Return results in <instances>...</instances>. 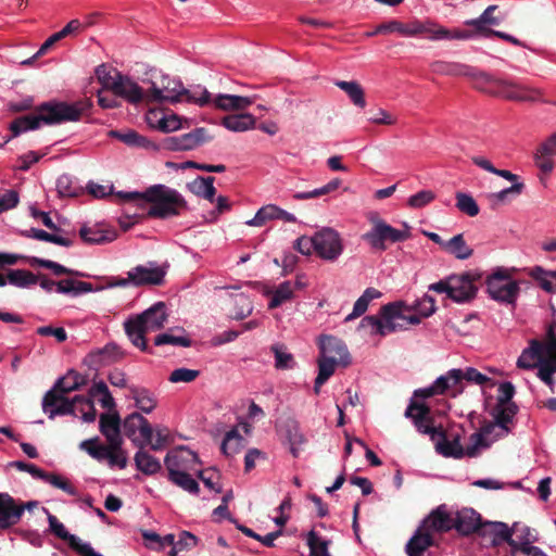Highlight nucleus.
<instances>
[{"label":"nucleus","instance_id":"nucleus-14","mask_svg":"<svg viewBox=\"0 0 556 556\" xmlns=\"http://www.w3.org/2000/svg\"><path fill=\"white\" fill-rule=\"evenodd\" d=\"M316 254L325 260L333 262L343 252V244L338 231L325 227L315 233Z\"/></svg>","mask_w":556,"mask_h":556},{"label":"nucleus","instance_id":"nucleus-25","mask_svg":"<svg viewBox=\"0 0 556 556\" xmlns=\"http://www.w3.org/2000/svg\"><path fill=\"white\" fill-rule=\"evenodd\" d=\"M132 443L138 447L134 457L136 468L147 476L157 473L162 468L161 462L146 450L144 443L139 439H132Z\"/></svg>","mask_w":556,"mask_h":556},{"label":"nucleus","instance_id":"nucleus-55","mask_svg":"<svg viewBox=\"0 0 556 556\" xmlns=\"http://www.w3.org/2000/svg\"><path fill=\"white\" fill-rule=\"evenodd\" d=\"M242 443L243 438L240 435L237 429H232L226 433L222 442L220 450L225 455L230 456L240 451V448L243 446Z\"/></svg>","mask_w":556,"mask_h":556},{"label":"nucleus","instance_id":"nucleus-23","mask_svg":"<svg viewBox=\"0 0 556 556\" xmlns=\"http://www.w3.org/2000/svg\"><path fill=\"white\" fill-rule=\"evenodd\" d=\"M127 275L131 285L136 287L146 285L160 286L163 283L165 271L160 267L138 265L131 268Z\"/></svg>","mask_w":556,"mask_h":556},{"label":"nucleus","instance_id":"nucleus-19","mask_svg":"<svg viewBox=\"0 0 556 556\" xmlns=\"http://www.w3.org/2000/svg\"><path fill=\"white\" fill-rule=\"evenodd\" d=\"M463 432V429H459V431L446 433L441 428V434H438L434 441L437 452L444 457L462 458L466 455L465 448L460 443Z\"/></svg>","mask_w":556,"mask_h":556},{"label":"nucleus","instance_id":"nucleus-15","mask_svg":"<svg viewBox=\"0 0 556 556\" xmlns=\"http://www.w3.org/2000/svg\"><path fill=\"white\" fill-rule=\"evenodd\" d=\"M43 511L48 516L50 531L56 538L67 542L68 546L77 554H79L80 556H103L96 552L90 544L83 543L78 536L71 534L65 529L64 525L61 521H59V519L54 515L50 514V511L47 508H43Z\"/></svg>","mask_w":556,"mask_h":556},{"label":"nucleus","instance_id":"nucleus-13","mask_svg":"<svg viewBox=\"0 0 556 556\" xmlns=\"http://www.w3.org/2000/svg\"><path fill=\"white\" fill-rule=\"evenodd\" d=\"M78 401H85L84 395L68 399L66 394L50 389L42 399V410L50 419L55 416L75 415Z\"/></svg>","mask_w":556,"mask_h":556},{"label":"nucleus","instance_id":"nucleus-44","mask_svg":"<svg viewBox=\"0 0 556 556\" xmlns=\"http://www.w3.org/2000/svg\"><path fill=\"white\" fill-rule=\"evenodd\" d=\"M424 523L435 531H448L453 528V518L440 506L429 515Z\"/></svg>","mask_w":556,"mask_h":556},{"label":"nucleus","instance_id":"nucleus-3","mask_svg":"<svg viewBox=\"0 0 556 556\" xmlns=\"http://www.w3.org/2000/svg\"><path fill=\"white\" fill-rule=\"evenodd\" d=\"M179 103L189 102L204 106L212 102L211 93L198 86L195 89H187L182 81L168 75L161 77L160 85L152 83L148 89L147 104L151 103Z\"/></svg>","mask_w":556,"mask_h":556},{"label":"nucleus","instance_id":"nucleus-40","mask_svg":"<svg viewBox=\"0 0 556 556\" xmlns=\"http://www.w3.org/2000/svg\"><path fill=\"white\" fill-rule=\"evenodd\" d=\"M334 85L346 93L355 106L359 109L366 106L365 91L359 83L355 80H337Z\"/></svg>","mask_w":556,"mask_h":556},{"label":"nucleus","instance_id":"nucleus-51","mask_svg":"<svg viewBox=\"0 0 556 556\" xmlns=\"http://www.w3.org/2000/svg\"><path fill=\"white\" fill-rule=\"evenodd\" d=\"M270 349L275 356V367L277 369L286 370L294 367V357L291 353L288 352L286 345L274 344Z\"/></svg>","mask_w":556,"mask_h":556},{"label":"nucleus","instance_id":"nucleus-53","mask_svg":"<svg viewBox=\"0 0 556 556\" xmlns=\"http://www.w3.org/2000/svg\"><path fill=\"white\" fill-rule=\"evenodd\" d=\"M96 75L106 91H113V86L118 84L117 76H123L121 72L110 70L105 64H101L96 68Z\"/></svg>","mask_w":556,"mask_h":556},{"label":"nucleus","instance_id":"nucleus-62","mask_svg":"<svg viewBox=\"0 0 556 556\" xmlns=\"http://www.w3.org/2000/svg\"><path fill=\"white\" fill-rule=\"evenodd\" d=\"M80 448L97 460L105 459V456L109 454V446L99 445V438L97 437L83 441Z\"/></svg>","mask_w":556,"mask_h":556},{"label":"nucleus","instance_id":"nucleus-38","mask_svg":"<svg viewBox=\"0 0 556 556\" xmlns=\"http://www.w3.org/2000/svg\"><path fill=\"white\" fill-rule=\"evenodd\" d=\"M128 390L138 409L146 414H149L155 408L156 400L148 389L137 386H130L128 387Z\"/></svg>","mask_w":556,"mask_h":556},{"label":"nucleus","instance_id":"nucleus-50","mask_svg":"<svg viewBox=\"0 0 556 556\" xmlns=\"http://www.w3.org/2000/svg\"><path fill=\"white\" fill-rule=\"evenodd\" d=\"M110 135L131 147L149 148L150 146H153L148 138L139 135L135 130H128L127 132L111 130Z\"/></svg>","mask_w":556,"mask_h":556},{"label":"nucleus","instance_id":"nucleus-30","mask_svg":"<svg viewBox=\"0 0 556 556\" xmlns=\"http://www.w3.org/2000/svg\"><path fill=\"white\" fill-rule=\"evenodd\" d=\"M546 352L544 351V343L538 339H532L529 346L525 349L517 361V366L522 369L533 368L535 361L541 364L544 359Z\"/></svg>","mask_w":556,"mask_h":556},{"label":"nucleus","instance_id":"nucleus-41","mask_svg":"<svg viewBox=\"0 0 556 556\" xmlns=\"http://www.w3.org/2000/svg\"><path fill=\"white\" fill-rule=\"evenodd\" d=\"M497 9V5H489L483 13L478 17L473 20H468L465 22L468 26H473L475 31L477 34H480L484 37H488V30H492L491 28L485 27V24L490 25H498L500 20L493 15L495 10Z\"/></svg>","mask_w":556,"mask_h":556},{"label":"nucleus","instance_id":"nucleus-18","mask_svg":"<svg viewBox=\"0 0 556 556\" xmlns=\"http://www.w3.org/2000/svg\"><path fill=\"white\" fill-rule=\"evenodd\" d=\"M320 356L330 358L343 366L351 363V356L346 344L339 338L333 336H321L319 339Z\"/></svg>","mask_w":556,"mask_h":556},{"label":"nucleus","instance_id":"nucleus-33","mask_svg":"<svg viewBox=\"0 0 556 556\" xmlns=\"http://www.w3.org/2000/svg\"><path fill=\"white\" fill-rule=\"evenodd\" d=\"M123 355L124 354L118 345L110 343L106 344L103 349L90 353L88 358L90 364L93 366H106L119 361L123 358Z\"/></svg>","mask_w":556,"mask_h":556},{"label":"nucleus","instance_id":"nucleus-63","mask_svg":"<svg viewBox=\"0 0 556 556\" xmlns=\"http://www.w3.org/2000/svg\"><path fill=\"white\" fill-rule=\"evenodd\" d=\"M43 476L45 477H42L41 480L50 483L54 488L61 489L62 491L66 492L70 495L77 494L76 488L66 478H64L60 475H56V473H50V472H46V471H45Z\"/></svg>","mask_w":556,"mask_h":556},{"label":"nucleus","instance_id":"nucleus-12","mask_svg":"<svg viewBox=\"0 0 556 556\" xmlns=\"http://www.w3.org/2000/svg\"><path fill=\"white\" fill-rule=\"evenodd\" d=\"M404 416L412 419L418 432L428 434L431 441H435L437 435L441 434L442 427L433 426L431 408L426 403L412 400L404 413Z\"/></svg>","mask_w":556,"mask_h":556},{"label":"nucleus","instance_id":"nucleus-36","mask_svg":"<svg viewBox=\"0 0 556 556\" xmlns=\"http://www.w3.org/2000/svg\"><path fill=\"white\" fill-rule=\"evenodd\" d=\"M256 119L252 114H232L222 119V125L230 131L241 132L255 127Z\"/></svg>","mask_w":556,"mask_h":556},{"label":"nucleus","instance_id":"nucleus-46","mask_svg":"<svg viewBox=\"0 0 556 556\" xmlns=\"http://www.w3.org/2000/svg\"><path fill=\"white\" fill-rule=\"evenodd\" d=\"M331 541L323 539L315 530L306 534V544L309 548V556H331L329 545Z\"/></svg>","mask_w":556,"mask_h":556},{"label":"nucleus","instance_id":"nucleus-6","mask_svg":"<svg viewBox=\"0 0 556 556\" xmlns=\"http://www.w3.org/2000/svg\"><path fill=\"white\" fill-rule=\"evenodd\" d=\"M481 279L478 273L465 271L458 275H450L429 286L430 291L445 293L456 303H468L477 296V281Z\"/></svg>","mask_w":556,"mask_h":556},{"label":"nucleus","instance_id":"nucleus-29","mask_svg":"<svg viewBox=\"0 0 556 556\" xmlns=\"http://www.w3.org/2000/svg\"><path fill=\"white\" fill-rule=\"evenodd\" d=\"M99 424L100 432L106 438L109 444H123L121 417L116 412L113 414H101Z\"/></svg>","mask_w":556,"mask_h":556},{"label":"nucleus","instance_id":"nucleus-35","mask_svg":"<svg viewBox=\"0 0 556 556\" xmlns=\"http://www.w3.org/2000/svg\"><path fill=\"white\" fill-rule=\"evenodd\" d=\"M87 383V380L84 376H81L79 372L71 369L68 372L60 377L51 390H55L60 393H71L73 391L79 390L81 387H84Z\"/></svg>","mask_w":556,"mask_h":556},{"label":"nucleus","instance_id":"nucleus-28","mask_svg":"<svg viewBox=\"0 0 556 556\" xmlns=\"http://www.w3.org/2000/svg\"><path fill=\"white\" fill-rule=\"evenodd\" d=\"M79 236L87 244H105L114 241L117 238V232L113 228L94 225L92 227H81Z\"/></svg>","mask_w":556,"mask_h":556},{"label":"nucleus","instance_id":"nucleus-64","mask_svg":"<svg viewBox=\"0 0 556 556\" xmlns=\"http://www.w3.org/2000/svg\"><path fill=\"white\" fill-rule=\"evenodd\" d=\"M56 189L61 197H78L80 188L74 184L72 178L67 175H62L56 180Z\"/></svg>","mask_w":556,"mask_h":556},{"label":"nucleus","instance_id":"nucleus-34","mask_svg":"<svg viewBox=\"0 0 556 556\" xmlns=\"http://www.w3.org/2000/svg\"><path fill=\"white\" fill-rule=\"evenodd\" d=\"M255 101V97H241L233 94H218L214 98L213 103L215 108L223 111H238L243 110Z\"/></svg>","mask_w":556,"mask_h":556},{"label":"nucleus","instance_id":"nucleus-26","mask_svg":"<svg viewBox=\"0 0 556 556\" xmlns=\"http://www.w3.org/2000/svg\"><path fill=\"white\" fill-rule=\"evenodd\" d=\"M137 431L140 432V435L147 442L151 441V438L153 437V428L150 422L141 414L132 413L124 420V433L132 440L135 439L134 435Z\"/></svg>","mask_w":556,"mask_h":556},{"label":"nucleus","instance_id":"nucleus-7","mask_svg":"<svg viewBox=\"0 0 556 556\" xmlns=\"http://www.w3.org/2000/svg\"><path fill=\"white\" fill-rule=\"evenodd\" d=\"M403 317L402 302L388 303L381 306L379 316H365L358 325V330H366L370 336L386 337L404 329V325L399 323V318Z\"/></svg>","mask_w":556,"mask_h":556},{"label":"nucleus","instance_id":"nucleus-31","mask_svg":"<svg viewBox=\"0 0 556 556\" xmlns=\"http://www.w3.org/2000/svg\"><path fill=\"white\" fill-rule=\"evenodd\" d=\"M556 153V132L548 137L536 150L535 162L536 165L544 173H549L554 167V162L551 156Z\"/></svg>","mask_w":556,"mask_h":556},{"label":"nucleus","instance_id":"nucleus-54","mask_svg":"<svg viewBox=\"0 0 556 556\" xmlns=\"http://www.w3.org/2000/svg\"><path fill=\"white\" fill-rule=\"evenodd\" d=\"M191 119L187 117H181L170 111H167L164 116V122L161 124L162 132H172L182 128H189L191 125Z\"/></svg>","mask_w":556,"mask_h":556},{"label":"nucleus","instance_id":"nucleus-22","mask_svg":"<svg viewBox=\"0 0 556 556\" xmlns=\"http://www.w3.org/2000/svg\"><path fill=\"white\" fill-rule=\"evenodd\" d=\"M283 440L289 444L293 457H299L300 451L307 443V439L301 431L300 424L293 418H287L279 428Z\"/></svg>","mask_w":556,"mask_h":556},{"label":"nucleus","instance_id":"nucleus-57","mask_svg":"<svg viewBox=\"0 0 556 556\" xmlns=\"http://www.w3.org/2000/svg\"><path fill=\"white\" fill-rule=\"evenodd\" d=\"M456 207L464 214L475 217L479 214V206L476 200L467 193L456 192Z\"/></svg>","mask_w":556,"mask_h":556},{"label":"nucleus","instance_id":"nucleus-5","mask_svg":"<svg viewBox=\"0 0 556 556\" xmlns=\"http://www.w3.org/2000/svg\"><path fill=\"white\" fill-rule=\"evenodd\" d=\"M476 78L477 87L492 96L502 97L511 101L546 102V100L543 99L541 89L497 79L486 73H479Z\"/></svg>","mask_w":556,"mask_h":556},{"label":"nucleus","instance_id":"nucleus-20","mask_svg":"<svg viewBox=\"0 0 556 556\" xmlns=\"http://www.w3.org/2000/svg\"><path fill=\"white\" fill-rule=\"evenodd\" d=\"M475 35V31L471 30H459V29H448L441 25H439L437 22L426 18L424 20V27L421 37L427 38L429 40H465L469 39Z\"/></svg>","mask_w":556,"mask_h":556},{"label":"nucleus","instance_id":"nucleus-42","mask_svg":"<svg viewBox=\"0 0 556 556\" xmlns=\"http://www.w3.org/2000/svg\"><path fill=\"white\" fill-rule=\"evenodd\" d=\"M444 251L457 260H468L473 250L466 243L463 233H458L444 243Z\"/></svg>","mask_w":556,"mask_h":556},{"label":"nucleus","instance_id":"nucleus-45","mask_svg":"<svg viewBox=\"0 0 556 556\" xmlns=\"http://www.w3.org/2000/svg\"><path fill=\"white\" fill-rule=\"evenodd\" d=\"M7 277L8 283L17 288H28L39 280L37 275L26 269H8Z\"/></svg>","mask_w":556,"mask_h":556},{"label":"nucleus","instance_id":"nucleus-27","mask_svg":"<svg viewBox=\"0 0 556 556\" xmlns=\"http://www.w3.org/2000/svg\"><path fill=\"white\" fill-rule=\"evenodd\" d=\"M481 516L472 508H463L453 519V528L464 535L476 533L481 522Z\"/></svg>","mask_w":556,"mask_h":556},{"label":"nucleus","instance_id":"nucleus-11","mask_svg":"<svg viewBox=\"0 0 556 556\" xmlns=\"http://www.w3.org/2000/svg\"><path fill=\"white\" fill-rule=\"evenodd\" d=\"M494 527L495 531L491 540V544L493 546H498L506 542L510 546L511 556H546V554L538 546L529 545L527 538L523 542L514 540L513 534L519 532L518 522H515L511 528L504 522H498V525H495Z\"/></svg>","mask_w":556,"mask_h":556},{"label":"nucleus","instance_id":"nucleus-56","mask_svg":"<svg viewBox=\"0 0 556 556\" xmlns=\"http://www.w3.org/2000/svg\"><path fill=\"white\" fill-rule=\"evenodd\" d=\"M340 185H341V180L336 178L320 188H317V189H314L311 191H305V192H296L293 194V198L299 201L315 199V198L328 194V193L337 190Z\"/></svg>","mask_w":556,"mask_h":556},{"label":"nucleus","instance_id":"nucleus-10","mask_svg":"<svg viewBox=\"0 0 556 556\" xmlns=\"http://www.w3.org/2000/svg\"><path fill=\"white\" fill-rule=\"evenodd\" d=\"M372 227L369 231L363 235L365 240L374 250L386 251L387 243L403 242L410 237L408 229L399 230L388 225L383 219L378 216L370 218ZM406 228H408L406 226Z\"/></svg>","mask_w":556,"mask_h":556},{"label":"nucleus","instance_id":"nucleus-39","mask_svg":"<svg viewBox=\"0 0 556 556\" xmlns=\"http://www.w3.org/2000/svg\"><path fill=\"white\" fill-rule=\"evenodd\" d=\"M215 177H198L193 181L188 184L189 190L200 195L210 202L215 201L216 188L214 187Z\"/></svg>","mask_w":556,"mask_h":556},{"label":"nucleus","instance_id":"nucleus-8","mask_svg":"<svg viewBox=\"0 0 556 556\" xmlns=\"http://www.w3.org/2000/svg\"><path fill=\"white\" fill-rule=\"evenodd\" d=\"M513 271L515 268L497 267L486 277V292L492 300L507 305L516 303L520 287L518 281L513 279Z\"/></svg>","mask_w":556,"mask_h":556},{"label":"nucleus","instance_id":"nucleus-43","mask_svg":"<svg viewBox=\"0 0 556 556\" xmlns=\"http://www.w3.org/2000/svg\"><path fill=\"white\" fill-rule=\"evenodd\" d=\"M382 293L375 288H367L364 293L356 300L353 306V311L349 314L344 321H351L359 316H362L368 308L370 301L375 299H379Z\"/></svg>","mask_w":556,"mask_h":556},{"label":"nucleus","instance_id":"nucleus-52","mask_svg":"<svg viewBox=\"0 0 556 556\" xmlns=\"http://www.w3.org/2000/svg\"><path fill=\"white\" fill-rule=\"evenodd\" d=\"M168 480L191 494H198L200 491L199 483L191 477L190 472L174 471L173 475H168Z\"/></svg>","mask_w":556,"mask_h":556},{"label":"nucleus","instance_id":"nucleus-17","mask_svg":"<svg viewBox=\"0 0 556 556\" xmlns=\"http://www.w3.org/2000/svg\"><path fill=\"white\" fill-rule=\"evenodd\" d=\"M213 138L208 129L198 127L190 132L168 138L167 148L175 151H189L212 141Z\"/></svg>","mask_w":556,"mask_h":556},{"label":"nucleus","instance_id":"nucleus-21","mask_svg":"<svg viewBox=\"0 0 556 556\" xmlns=\"http://www.w3.org/2000/svg\"><path fill=\"white\" fill-rule=\"evenodd\" d=\"M117 79L118 84L113 86L112 93H114V96L123 98L130 104L147 103L148 90L144 91L136 81L126 75L117 76Z\"/></svg>","mask_w":556,"mask_h":556},{"label":"nucleus","instance_id":"nucleus-59","mask_svg":"<svg viewBox=\"0 0 556 556\" xmlns=\"http://www.w3.org/2000/svg\"><path fill=\"white\" fill-rule=\"evenodd\" d=\"M532 276L539 281L540 287L547 292H556V271H545L541 267L532 270Z\"/></svg>","mask_w":556,"mask_h":556},{"label":"nucleus","instance_id":"nucleus-16","mask_svg":"<svg viewBox=\"0 0 556 556\" xmlns=\"http://www.w3.org/2000/svg\"><path fill=\"white\" fill-rule=\"evenodd\" d=\"M168 475L176 472L195 471V466L200 464L198 455L188 447L180 446L167 453L164 459Z\"/></svg>","mask_w":556,"mask_h":556},{"label":"nucleus","instance_id":"nucleus-4","mask_svg":"<svg viewBox=\"0 0 556 556\" xmlns=\"http://www.w3.org/2000/svg\"><path fill=\"white\" fill-rule=\"evenodd\" d=\"M165 309V304L157 302L143 313L124 323L125 332L135 346L143 352L151 353L147 344L146 333L160 330L164 327L167 319Z\"/></svg>","mask_w":556,"mask_h":556},{"label":"nucleus","instance_id":"nucleus-60","mask_svg":"<svg viewBox=\"0 0 556 556\" xmlns=\"http://www.w3.org/2000/svg\"><path fill=\"white\" fill-rule=\"evenodd\" d=\"M277 211L278 206L274 204L265 205L261 207L256 212L255 216L252 219L248 220L247 224L249 226L261 227L265 225L268 220L276 219V217L278 216Z\"/></svg>","mask_w":556,"mask_h":556},{"label":"nucleus","instance_id":"nucleus-24","mask_svg":"<svg viewBox=\"0 0 556 556\" xmlns=\"http://www.w3.org/2000/svg\"><path fill=\"white\" fill-rule=\"evenodd\" d=\"M21 509L17 501L9 493H0V530H7L18 523Z\"/></svg>","mask_w":556,"mask_h":556},{"label":"nucleus","instance_id":"nucleus-1","mask_svg":"<svg viewBox=\"0 0 556 556\" xmlns=\"http://www.w3.org/2000/svg\"><path fill=\"white\" fill-rule=\"evenodd\" d=\"M89 106L90 103L86 101L74 103L62 101L43 102L35 109L33 114L15 118L10 124L9 129L13 132V137H17L24 131L39 128L41 124L56 125L66 122H76Z\"/></svg>","mask_w":556,"mask_h":556},{"label":"nucleus","instance_id":"nucleus-9","mask_svg":"<svg viewBox=\"0 0 556 556\" xmlns=\"http://www.w3.org/2000/svg\"><path fill=\"white\" fill-rule=\"evenodd\" d=\"M472 162L475 165L479 166L480 168L490 172L494 175H497L500 177L505 178L506 180H509L513 182V185L508 188H505L498 192L489 193L486 194V199L493 210H495L498 205L503 203L509 202V197H517L522 193L525 189V184L518 181V176L516 174H513L511 172L507 169H498L493 166V164L482 157V156H473Z\"/></svg>","mask_w":556,"mask_h":556},{"label":"nucleus","instance_id":"nucleus-2","mask_svg":"<svg viewBox=\"0 0 556 556\" xmlns=\"http://www.w3.org/2000/svg\"><path fill=\"white\" fill-rule=\"evenodd\" d=\"M118 197L127 202H147L151 206L148 211L150 217L168 218L179 215L187 207V202L175 189L165 185H154L144 192H119Z\"/></svg>","mask_w":556,"mask_h":556},{"label":"nucleus","instance_id":"nucleus-61","mask_svg":"<svg viewBox=\"0 0 556 556\" xmlns=\"http://www.w3.org/2000/svg\"><path fill=\"white\" fill-rule=\"evenodd\" d=\"M235 311L232 317L236 319H243L248 317L252 311V301L244 293H240L233 296Z\"/></svg>","mask_w":556,"mask_h":556},{"label":"nucleus","instance_id":"nucleus-49","mask_svg":"<svg viewBox=\"0 0 556 556\" xmlns=\"http://www.w3.org/2000/svg\"><path fill=\"white\" fill-rule=\"evenodd\" d=\"M271 293V299L268 304L269 308H276L282 305L285 302L290 301L293 298L294 287L291 281H285L280 283Z\"/></svg>","mask_w":556,"mask_h":556},{"label":"nucleus","instance_id":"nucleus-48","mask_svg":"<svg viewBox=\"0 0 556 556\" xmlns=\"http://www.w3.org/2000/svg\"><path fill=\"white\" fill-rule=\"evenodd\" d=\"M432 544L433 539L431 534L419 529L406 544V553L424 554Z\"/></svg>","mask_w":556,"mask_h":556},{"label":"nucleus","instance_id":"nucleus-32","mask_svg":"<svg viewBox=\"0 0 556 556\" xmlns=\"http://www.w3.org/2000/svg\"><path fill=\"white\" fill-rule=\"evenodd\" d=\"M518 410L519 408L516 403H511L509 405L496 404L494 406L492 410V416L494 418L495 424L502 430V433H497L496 437H502L509 432L508 425L513 421Z\"/></svg>","mask_w":556,"mask_h":556},{"label":"nucleus","instance_id":"nucleus-47","mask_svg":"<svg viewBox=\"0 0 556 556\" xmlns=\"http://www.w3.org/2000/svg\"><path fill=\"white\" fill-rule=\"evenodd\" d=\"M28 263L31 266H40V267L50 269L56 276H61V275L79 276V277L85 276V274H83L80 271L67 268V267H65L56 262L50 261V260H43V258L33 256V257L28 258Z\"/></svg>","mask_w":556,"mask_h":556},{"label":"nucleus","instance_id":"nucleus-37","mask_svg":"<svg viewBox=\"0 0 556 556\" xmlns=\"http://www.w3.org/2000/svg\"><path fill=\"white\" fill-rule=\"evenodd\" d=\"M154 344L160 346L164 344L189 348L192 344L191 339L186 334L184 328H172L169 332L160 333L154 338Z\"/></svg>","mask_w":556,"mask_h":556},{"label":"nucleus","instance_id":"nucleus-58","mask_svg":"<svg viewBox=\"0 0 556 556\" xmlns=\"http://www.w3.org/2000/svg\"><path fill=\"white\" fill-rule=\"evenodd\" d=\"M147 446L150 445L153 451H162L170 442V433L166 427H156L153 429V437L150 442L144 439L140 440Z\"/></svg>","mask_w":556,"mask_h":556}]
</instances>
